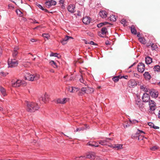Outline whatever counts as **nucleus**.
<instances>
[{"instance_id": "obj_21", "label": "nucleus", "mask_w": 160, "mask_h": 160, "mask_svg": "<svg viewBox=\"0 0 160 160\" xmlns=\"http://www.w3.org/2000/svg\"><path fill=\"white\" fill-rule=\"evenodd\" d=\"M19 49V47L18 46H16L14 47L13 51L12 53V56L13 57H15L17 55L18 52L17 51Z\"/></svg>"}, {"instance_id": "obj_26", "label": "nucleus", "mask_w": 160, "mask_h": 160, "mask_svg": "<svg viewBox=\"0 0 160 160\" xmlns=\"http://www.w3.org/2000/svg\"><path fill=\"white\" fill-rule=\"evenodd\" d=\"M122 145L121 144H115L112 147L113 148H117V149H121L122 148Z\"/></svg>"}, {"instance_id": "obj_50", "label": "nucleus", "mask_w": 160, "mask_h": 160, "mask_svg": "<svg viewBox=\"0 0 160 160\" xmlns=\"http://www.w3.org/2000/svg\"><path fill=\"white\" fill-rule=\"evenodd\" d=\"M158 148L157 146H154L152 147L151 148V149L152 150L154 151V150H156Z\"/></svg>"}, {"instance_id": "obj_5", "label": "nucleus", "mask_w": 160, "mask_h": 160, "mask_svg": "<svg viewBox=\"0 0 160 160\" xmlns=\"http://www.w3.org/2000/svg\"><path fill=\"white\" fill-rule=\"evenodd\" d=\"M145 69L144 64L142 62H139L137 66V70L138 72L141 73L143 72Z\"/></svg>"}, {"instance_id": "obj_15", "label": "nucleus", "mask_w": 160, "mask_h": 160, "mask_svg": "<svg viewBox=\"0 0 160 160\" xmlns=\"http://www.w3.org/2000/svg\"><path fill=\"white\" fill-rule=\"evenodd\" d=\"M101 32L99 33V35L102 37V36L101 35V34L103 35H105L107 32V28L106 27H103L101 30Z\"/></svg>"}, {"instance_id": "obj_41", "label": "nucleus", "mask_w": 160, "mask_h": 160, "mask_svg": "<svg viewBox=\"0 0 160 160\" xmlns=\"http://www.w3.org/2000/svg\"><path fill=\"white\" fill-rule=\"evenodd\" d=\"M81 91L84 93H88V91L87 89L85 88H82L81 89Z\"/></svg>"}, {"instance_id": "obj_55", "label": "nucleus", "mask_w": 160, "mask_h": 160, "mask_svg": "<svg viewBox=\"0 0 160 160\" xmlns=\"http://www.w3.org/2000/svg\"><path fill=\"white\" fill-rule=\"evenodd\" d=\"M123 126L124 128H127L128 127H129V124H128V123H127V124H126V123H125L123 124Z\"/></svg>"}, {"instance_id": "obj_34", "label": "nucleus", "mask_w": 160, "mask_h": 160, "mask_svg": "<svg viewBox=\"0 0 160 160\" xmlns=\"http://www.w3.org/2000/svg\"><path fill=\"white\" fill-rule=\"evenodd\" d=\"M120 78V76L114 77L112 78V79L115 82H117Z\"/></svg>"}, {"instance_id": "obj_40", "label": "nucleus", "mask_w": 160, "mask_h": 160, "mask_svg": "<svg viewBox=\"0 0 160 160\" xmlns=\"http://www.w3.org/2000/svg\"><path fill=\"white\" fill-rule=\"evenodd\" d=\"M98 142L99 143V144L101 145H102V146L106 145V144L105 143L106 142L105 141H104V140H99V141H98Z\"/></svg>"}, {"instance_id": "obj_29", "label": "nucleus", "mask_w": 160, "mask_h": 160, "mask_svg": "<svg viewBox=\"0 0 160 160\" xmlns=\"http://www.w3.org/2000/svg\"><path fill=\"white\" fill-rule=\"evenodd\" d=\"M49 63L50 65L52 66L54 68H57V64L55 62L53 61H51Z\"/></svg>"}, {"instance_id": "obj_51", "label": "nucleus", "mask_w": 160, "mask_h": 160, "mask_svg": "<svg viewBox=\"0 0 160 160\" xmlns=\"http://www.w3.org/2000/svg\"><path fill=\"white\" fill-rule=\"evenodd\" d=\"M128 77V76H120V79H121L122 78H124L125 79H127Z\"/></svg>"}, {"instance_id": "obj_17", "label": "nucleus", "mask_w": 160, "mask_h": 160, "mask_svg": "<svg viewBox=\"0 0 160 160\" xmlns=\"http://www.w3.org/2000/svg\"><path fill=\"white\" fill-rule=\"evenodd\" d=\"M137 85V83L136 82L133 80H131L128 82V86L130 88L136 86Z\"/></svg>"}, {"instance_id": "obj_62", "label": "nucleus", "mask_w": 160, "mask_h": 160, "mask_svg": "<svg viewBox=\"0 0 160 160\" xmlns=\"http://www.w3.org/2000/svg\"><path fill=\"white\" fill-rule=\"evenodd\" d=\"M50 72H52V73H54V71L53 69H51L50 70Z\"/></svg>"}, {"instance_id": "obj_64", "label": "nucleus", "mask_w": 160, "mask_h": 160, "mask_svg": "<svg viewBox=\"0 0 160 160\" xmlns=\"http://www.w3.org/2000/svg\"><path fill=\"white\" fill-rule=\"evenodd\" d=\"M137 36L138 37H139V38H140V33H137Z\"/></svg>"}, {"instance_id": "obj_25", "label": "nucleus", "mask_w": 160, "mask_h": 160, "mask_svg": "<svg viewBox=\"0 0 160 160\" xmlns=\"http://www.w3.org/2000/svg\"><path fill=\"white\" fill-rule=\"evenodd\" d=\"M140 89L142 91L145 92H148V91L149 89L146 88L145 85H141L140 87Z\"/></svg>"}, {"instance_id": "obj_61", "label": "nucleus", "mask_w": 160, "mask_h": 160, "mask_svg": "<svg viewBox=\"0 0 160 160\" xmlns=\"http://www.w3.org/2000/svg\"><path fill=\"white\" fill-rule=\"evenodd\" d=\"M136 64V63L135 62H134V63L132 64L131 66H130V67H129V68H131L132 67H133L134 65H135Z\"/></svg>"}, {"instance_id": "obj_16", "label": "nucleus", "mask_w": 160, "mask_h": 160, "mask_svg": "<svg viewBox=\"0 0 160 160\" xmlns=\"http://www.w3.org/2000/svg\"><path fill=\"white\" fill-rule=\"evenodd\" d=\"M108 13L105 11H102L100 12L99 14L102 18H105L107 16Z\"/></svg>"}, {"instance_id": "obj_4", "label": "nucleus", "mask_w": 160, "mask_h": 160, "mask_svg": "<svg viewBox=\"0 0 160 160\" xmlns=\"http://www.w3.org/2000/svg\"><path fill=\"white\" fill-rule=\"evenodd\" d=\"M18 63L15 59H9L8 61V67L10 68H14L17 66Z\"/></svg>"}, {"instance_id": "obj_6", "label": "nucleus", "mask_w": 160, "mask_h": 160, "mask_svg": "<svg viewBox=\"0 0 160 160\" xmlns=\"http://www.w3.org/2000/svg\"><path fill=\"white\" fill-rule=\"evenodd\" d=\"M48 95L46 94L41 96L39 98V100L40 102L42 101L43 102L46 103L48 101Z\"/></svg>"}, {"instance_id": "obj_27", "label": "nucleus", "mask_w": 160, "mask_h": 160, "mask_svg": "<svg viewBox=\"0 0 160 160\" xmlns=\"http://www.w3.org/2000/svg\"><path fill=\"white\" fill-rule=\"evenodd\" d=\"M16 12L19 17H22L23 16V13L19 9H17Z\"/></svg>"}, {"instance_id": "obj_8", "label": "nucleus", "mask_w": 160, "mask_h": 160, "mask_svg": "<svg viewBox=\"0 0 160 160\" xmlns=\"http://www.w3.org/2000/svg\"><path fill=\"white\" fill-rule=\"evenodd\" d=\"M149 105L150 110H155L156 108V103L153 100H151L149 101Z\"/></svg>"}, {"instance_id": "obj_31", "label": "nucleus", "mask_w": 160, "mask_h": 160, "mask_svg": "<svg viewBox=\"0 0 160 160\" xmlns=\"http://www.w3.org/2000/svg\"><path fill=\"white\" fill-rule=\"evenodd\" d=\"M86 158H90L91 159H93L95 158V156L92 154H90L87 155L86 156Z\"/></svg>"}, {"instance_id": "obj_52", "label": "nucleus", "mask_w": 160, "mask_h": 160, "mask_svg": "<svg viewBox=\"0 0 160 160\" xmlns=\"http://www.w3.org/2000/svg\"><path fill=\"white\" fill-rule=\"evenodd\" d=\"M154 125V123L152 122H149L148 123V125L150 126L152 128L153 126V125Z\"/></svg>"}, {"instance_id": "obj_58", "label": "nucleus", "mask_w": 160, "mask_h": 160, "mask_svg": "<svg viewBox=\"0 0 160 160\" xmlns=\"http://www.w3.org/2000/svg\"><path fill=\"white\" fill-rule=\"evenodd\" d=\"M152 128L155 129H158L159 128V127H158L155 126L154 125H153V126Z\"/></svg>"}, {"instance_id": "obj_7", "label": "nucleus", "mask_w": 160, "mask_h": 160, "mask_svg": "<svg viewBox=\"0 0 160 160\" xmlns=\"http://www.w3.org/2000/svg\"><path fill=\"white\" fill-rule=\"evenodd\" d=\"M142 99L144 102H149L150 101V97L149 94L146 93H144L142 97Z\"/></svg>"}, {"instance_id": "obj_28", "label": "nucleus", "mask_w": 160, "mask_h": 160, "mask_svg": "<svg viewBox=\"0 0 160 160\" xmlns=\"http://www.w3.org/2000/svg\"><path fill=\"white\" fill-rule=\"evenodd\" d=\"M85 127H80L79 128H78L76 129L75 130V132H77L78 131H83L86 128V125H85Z\"/></svg>"}, {"instance_id": "obj_48", "label": "nucleus", "mask_w": 160, "mask_h": 160, "mask_svg": "<svg viewBox=\"0 0 160 160\" xmlns=\"http://www.w3.org/2000/svg\"><path fill=\"white\" fill-rule=\"evenodd\" d=\"M130 121L131 123H135L138 122V121L136 120H130Z\"/></svg>"}, {"instance_id": "obj_57", "label": "nucleus", "mask_w": 160, "mask_h": 160, "mask_svg": "<svg viewBox=\"0 0 160 160\" xmlns=\"http://www.w3.org/2000/svg\"><path fill=\"white\" fill-rule=\"evenodd\" d=\"M72 87H68L67 88L68 91H69L71 92V91L72 90Z\"/></svg>"}, {"instance_id": "obj_53", "label": "nucleus", "mask_w": 160, "mask_h": 160, "mask_svg": "<svg viewBox=\"0 0 160 160\" xmlns=\"http://www.w3.org/2000/svg\"><path fill=\"white\" fill-rule=\"evenodd\" d=\"M121 23L123 24H125L126 22V20L124 19H122L121 21Z\"/></svg>"}, {"instance_id": "obj_18", "label": "nucleus", "mask_w": 160, "mask_h": 160, "mask_svg": "<svg viewBox=\"0 0 160 160\" xmlns=\"http://www.w3.org/2000/svg\"><path fill=\"white\" fill-rule=\"evenodd\" d=\"M87 145L90 146L95 147H98L99 146L98 143L95 142H89L87 143Z\"/></svg>"}, {"instance_id": "obj_44", "label": "nucleus", "mask_w": 160, "mask_h": 160, "mask_svg": "<svg viewBox=\"0 0 160 160\" xmlns=\"http://www.w3.org/2000/svg\"><path fill=\"white\" fill-rule=\"evenodd\" d=\"M112 139L111 138H106L105 140H104V141H105V143L106 144V145L107 144V143L108 142H109V141L110 140H112Z\"/></svg>"}, {"instance_id": "obj_37", "label": "nucleus", "mask_w": 160, "mask_h": 160, "mask_svg": "<svg viewBox=\"0 0 160 160\" xmlns=\"http://www.w3.org/2000/svg\"><path fill=\"white\" fill-rule=\"evenodd\" d=\"M71 89L72 90L71 91V92H76L79 89L78 88L75 87H72V88Z\"/></svg>"}, {"instance_id": "obj_47", "label": "nucleus", "mask_w": 160, "mask_h": 160, "mask_svg": "<svg viewBox=\"0 0 160 160\" xmlns=\"http://www.w3.org/2000/svg\"><path fill=\"white\" fill-rule=\"evenodd\" d=\"M88 91L89 90L90 92H88V93H92L94 92V89L93 88H87Z\"/></svg>"}, {"instance_id": "obj_60", "label": "nucleus", "mask_w": 160, "mask_h": 160, "mask_svg": "<svg viewBox=\"0 0 160 160\" xmlns=\"http://www.w3.org/2000/svg\"><path fill=\"white\" fill-rule=\"evenodd\" d=\"M31 41L32 42H34L36 41V40L34 39H32L31 40Z\"/></svg>"}, {"instance_id": "obj_2", "label": "nucleus", "mask_w": 160, "mask_h": 160, "mask_svg": "<svg viewBox=\"0 0 160 160\" xmlns=\"http://www.w3.org/2000/svg\"><path fill=\"white\" fill-rule=\"evenodd\" d=\"M26 79L31 81L37 80L40 77L39 75L38 74H32L29 73H27L25 75Z\"/></svg>"}, {"instance_id": "obj_35", "label": "nucleus", "mask_w": 160, "mask_h": 160, "mask_svg": "<svg viewBox=\"0 0 160 160\" xmlns=\"http://www.w3.org/2000/svg\"><path fill=\"white\" fill-rule=\"evenodd\" d=\"M136 105L138 106V107H140L142 106V102L140 101V100L138 99V101H136L135 102Z\"/></svg>"}, {"instance_id": "obj_45", "label": "nucleus", "mask_w": 160, "mask_h": 160, "mask_svg": "<svg viewBox=\"0 0 160 160\" xmlns=\"http://www.w3.org/2000/svg\"><path fill=\"white\" fill-rule=\"evenodd\" d=\"M70 38H72V37L66 36L64 38L62 39L63 40L66 41L67 42V41Z\"/></svg>"}, {"instance_id": "obj_9", "label": "nucleus", "mask_w": 160, "mask_h": 160, "mask_svg": "<svg viewBox=\"0 0 160 160\" xmlns=\"http://www.w3.org/2000/svg\"><path fill=\"white\" fill-rule=\"evenodd\" d=\"M69 101L68 98H59L57 100V102L58 103L64 104L66 103Z\"/></svg>"}, {"instance_id": "obj_11", "label": "nucleus", "mask_w": 160, "mask_h": 160, "mask_svg": "<svg viewBox=\"0 0 160 160\" xmlns=\"http://www.w3.org/2000/svg\"><path fill=\"white\" fill-rule=\"evenodd\" d=\"M149 93L151 96L152 97L155 98H157L158 97V92L153 89L150 90L149 92Z\"/></svg>"}, {"instance_id": "obj_33", "label": "nucleus", "mask_w": 160, "mask_h": 160, "mask_svg": "<svg viewBox=\"0 0 160 160\" xmlns=\"http://www.w3.org/2000/svg\"><path fill=\"white\" fill-rule=\"evenodd\" d=\"M42 36L44 38H46L47 40L49 39L50 38V35L48 33L43 34H42Z\"/></svg>"}, {"instance_id": "obj_46", "label": "nucleus", "mask_w": 160, "mask_h": 160, "mask_svg": "<svg viewBox=\"0 0 160 160\" xmlns=\"http://www.w3.org/2000/svg\"><path fill=\"white\" fill-rule=\"evenodd\" d=\"M36 5L41 10H44V9L42 7V6L39 3H37L36 4Z\"/></svg>"}, {"instance_id": "obj_22", "label": "nucleus", "mask_w": 160, "mask_h": 160, "mask_svg": "<svg viewBox=\"0 0 160 160\" xmlns=\"http://www.w3.org/2000/svg\"><path fill=\"white\" fill-rule=\"evenodd\" d=\"M143 76L146 79L149 80L151 78V76L149 73L148 72H145L143 74Z\"/></svg>"}, {"instance_id": "obj_13", "label": "nucleus", "mask_w": 160, "mask_h": 160, "mask_svg": "<svg viewBox=\"0 0 160 160\" xmlns=\"http://www.w3.org/2000/svg\"><path fill=\"white\" fill-rule=\"evenodd\" d=\"M80 78L79 79V81L83 83L84 84L86 85L87 83L84 80L85 78V75L83 72H81V75H80Z\"/></svg>"}, {"instance_id": "obj_39", "label": "nucleus", "mask_w": 160, "mask_h": 160, "mask_svg": "<svg viewBox=\"0 0 160 160\" xmlns=\"http://www.w3.org/2000/svg\"><path fill=\"white\" fill-rule=\"evenodd\" d=\"M109 18H110V20L111 21H116V20L115 16L114 15H111L110 16Z\"/></svg>"}, {"instance_id": "obj_43", "label": "nucleus", "mask_w": 160, "mask_h": 160, "mask_svg": "<svg viewBox=\"0 0 160 160\" xmlns=\"http://www.w3.org/2000/svg\"><path fill=\"white\" fill-rule=\"evenodd\" d=\"M142 133L144 134L145 133L143 131L141 130H138V131L135 134L136 135H140V134H141Z\"/></svg>"}, {"instance_id": "obj_54", "label": "nucleus", "mask_w": 160, "mask_h": 160, "mask_svg": "<svg viewBox=\"0 0 160 160\" xmlns=\"http://www.w3.org/2000/svg\"><path fill=\"white\" fill-rule=\"evenodd\" d=\"M61 42L62 44V45H65L67 43V42L66 41L63 40L62 39L61 41Z\"/></svg>"}, {"instance_id": "obj_30", "label": "nucleus", "mask_w": 160, "mask_h": 160, "mask_svg": "<svg viewBox=\"0 0 160 160\" xmlns=\"http://www.w3.org/2000/svg\"><path fill=\"white\" fill-rule=\"evenodd\" d=\"M153 69L155 71L160 72V66L158 65L155 66L153 68Z\"/></svg>"}, {"instance_id": "obj_42", "label": "nucleus", "mask_w": 160, "mask_h": 160, "mask_svg": "<svg viewBox=\"0 0 160 160\" xmlns=\"http://www.w3.org/2000/svg\"><path fill=\"white\" fill-rule=\"evenodd\" d=\"M86 158V156H80L79 158H76L77 160H84Z\"/></svg>"}, {"instance_id": "obj_3", "label": "nucleus", "mask_w": 160, "mask_h": 160, "mask_svg": "<svg viewBox=\"0 0 160 160\" xmlns=\"http://www.w3.org/2000/svg\"><path fill=\"white\" fill-rule=\"evenodd\" d=\"M26 84L25 82L23 80H18L16 81H12V85L13 87H18L21 85L25 86Z\"/></svg>"}, {"instance_id": "obj_23", "label": "nucleus", "mask_w": 160, "mask_h": 160, "mask_svg": "<svg viewBox=\"0 0 160 160\" xmlns=\"http://www.w3.org/2000/svg\"><path fill=\"white\" fill-rule=\"evenodd\" d=\"M134 137L136 138H138V140H142L144 138L147 139L146 138L144 137L143 136L141 135H136V134L134 135Z\"/></svg>"}, {"instance_id": "obj_59", "label": "nucleus", "mask_w": 160, "mask_h": 160, "mask_svg": "<svg viewBox=\"0 0 160 160\" xmlns=\"http://www.w3.org/2000/svg\"><path fill=\"white\" fill-rule=\"evenodd\" d=\"M64 2V0H60L59 2L61 4H63Z\"/></svg>"}, {"instance_id": "obj_38", "label": "nucleus", "mask_w": 160, "mask_h": 160, "mask_svg": "<svg viewBox=\"0 0 160 160\" xmlns=\"http://www.w3.org/2000/svg\"><path fill=\"white\" fill-rule=\"evenodd\" d=\"M108 23V22H103L101 23H100L98 24L97 25V26L98 28H100V27H102V26H103V25H105L106 24H107Z\"/></svg>"}, {"instance_id": "obj_32", "label": "nucleus", "mask_w": 160, "mask_h": 160, "mask_svg": "<svg viewBox=\"0 0 160 160\" xmlns=\"http://www.w3.org/2000/svg\"><path fill=\"white\" fill-rule=\"evenodd\" d=\"M138 40L140 42L143 44H145L146 43L145 40L142 37L139 38Z\"/></svg>"}, {"instance_id": "obj_14", "label": "nucleus", "mask_w": 160, "mask_h": 160, "mask_svg": "<svg viewBox=\"0 0 160 160\" xmlns=\"http://www.w3.org/2000/svg\"><path fill=\"white\" fill-rule=\"evenodd\" d=\"M91 21V18L88 17H84L82 19L83 22L85 24H89Z\"/></svg>"}, {"instance_id": "obj_24", "label": "nucleus", "mask_w": 160, "mask_h": 160, "mask_svg": "<svg viewBox=\"0 0 160 160\" xmlns=\"http://www.w3.org/2000/svg\"><path fill=\"white\" fill-rule=\"evenodd\" d=\"M130 28L131 33L133 34L136 35L137 32L135 26L134 25H132Z\"/></svg>"}, {"instance_id": "obj_19", "label": "nucleus", "mask_w": 160, "mask_h": 160, "mask_svg": "<svg viewBox=\"0 0 160 160\" xmlns=\"http://www.w3.org/2000/svg\"><path fill=\"white\" fill-rule=\"evenodd\" d=\"M0 91L3 97H5L7 95L6 89L1 86H0Z\"/></svg>"}, {"instance_id": "obj_20", "label": "nucleus", "mask_w": 160, "mask_h": 160, "mask_svg": "<svg viewBox=\"0 0 160 160\" xmlns=\"http://www.w3.org/2000/svg\"><path fill=\"white\" fill-rule=\"evenodd\" d=\"M152 59L149 56L145 58V63L146 64H150L152 62Z\"/></svg>"}, {"instance_id": "obj_10", "label": "nucleus", "mask_w": 160, "mask_h": 160, "mask_svg": "<svg viewBox=\"0 0 160 160\" xmlns=\"http://www.w3.org/2000/svg\"><path fill=\"white\" fill-rule=\"evenodd\" d=\"M56 4V1L52 0L51 1H48L46 2L45 4L46 6L48 8H49L52 6H54Z\"/></svg>"}, {"instance_id": "obj_49", "label": "nucleus", "mask_w": 160, "mask_h": 160, "mask_svg": "<svg viewBox=\"0 0 160 160\" xmlns=\"http://www.w3.org/2000/svg\"><path fill=\"white\" fill-rule=\"evenodd\" d=\"M58 54L57 53H51L50 54V56H54L55 57H57L58 56Z\"/></svg>"}, {"instance_id": "obj_63", "label": "nucleus", "mask_w": 160, "mask_h": 160, "mask_svg": "<svg viewBox=\"0 0 160 160\" xmlns=\"http://www.w3.org/2000/svg\"><path fill=\"white\" fill-rule=\"evenodd\" d=\"M158 118H160V111H159V112L158 113Z\"/></svg>"}, {"instance_id": "obj_36", "label": "nucleus", "mask_w": 160, "mask_h": 160, "mask_svg": "<svg viewBox=\"0 0 160 160\" xmlns=\"http://www.w3.org/2000/svg\"><path fill=\"white\" fill-rule=\"evenodd\" d=\"M151 47L152 51L155 50L156 49L158 48L157 46L155 43H152L151 44Z\"/></svg>"}, {"instance_id": "obj_1", "label": "nucleus", "mask_w": 160, "mask_h": 160, "mask_svg": "<svg viewBox=\"0 0 160 160\" xmlns=\"http://www.w3.org/2000/svg\"><path fill=\"white\" fill-rule=\"evenodd\" d=\"M25 105L29 110H38L40 108L38 104L35 102L26 101Z\"/></svg>"}, {"instance_id": "obj_56", "label": "nucleus", "mask_w": 160, "mask_h": 160, "mask_svg": "<svg viewBox=\"0 0 160 160\" xmlns=\"http://www.w3.org/2000/svg\"><path fill=\"white\" fill-rule=\"evenodd\" d=\"M88 43L89 44H91V45H96V44L93 41H90Z\"/></svg>"}, {"instance_id": "obj_12", "label": "nucleus", "mask_w": 160, "mask_h": 160, "mask_svg": "<svg viewBox=\"0 0 160 160\" xmlns=\"http://www.w3.org/2000/svg\"><path fill=\"white\" fill-rule=\"evenodd\" d=\"M75 7L74 4H70L68 5L67 8L68 11L72 13H73L75 11Z\"/></svg>"}]
</instances>
